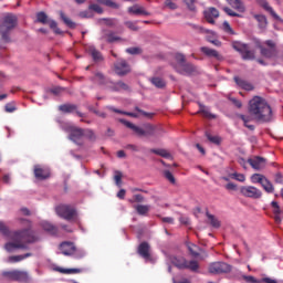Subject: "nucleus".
I'll list each match as a JSON object with an SVG mask.
<instances>
[{"mask_svg": "<svg viewBox=\"0 0 283 283\" xmlns=\"http://www.w3.org/2000/svg\"><path fill=\"white\" fill-rule=\"evenodd\" d=\"M137 253L144 260H151V245H149L147 241L142 242L138 245Z\"/></svg>", "mask_w": 283, "mask_h": 283, "instance_id": "dca6fc26", "label": "nucleus"}, {"mask_svg": "<svg viewBox=\"0 0 283 283\" xmlns=\"http://www.w3.org/2000/svg\"><path fill=\"white\" fill-rule=\"evenodd\" d=\"M266 177L264 176V175H262V174H253L252 176H251V182L253 184V185H262V182H264V179H265Z\"/></svg>", "mask_w": 283, "mask_h": 283, "instance_id": "ea45409f", "label": "nucleus"}, {"mask_svg": "<svg viewBox=\"0 0 283 283\" xmlns=\"http://www.w3.org/2000/svg\"><path fill=\"white\" fill-rule=\"evenodd\" d=\"M108 90L112 92H129V85L123 81L109 82Z\"/></svg>", "mask_w": 283, "mask_h": 283, "instance_id": "aec40b11", "label": "nucleus"}, {"mask_svg": "<svg viewBox=\"0 0 283 283\" xmlns=\"http://www.w3.org/2000/svg\"><path fill=\"white\" fill-rule=\"evenodd\" d=\"M125 25H126V28H128V30H132L133 32H138V25H136L135 22L126 21Z\"/></svg>", "mask_w": 283, "mask_h": 283, "instance_id": "052dcab7", "label": "nucleus"}, {"mask_svg": "<svg viewBox=\"0 0 283 283\" xmlns=\"http://www.w3.org/2000/svg\"><path fill=\"white\" fill-rule=\"evenodd\" d=\"M27 258H32V253L9 256V262L11 263L22 262V260H25Z\"/></svg>", "mask_w": 283, "mask_h": 283, "instance_id": "e433bc0d", "label": "nucleus"}, {"mask_svg": "<svg viewBox=\"0 0 283 283\" xmlns=\"http://www.w3.org/2000/svg\"><path fill=\"white\" fill-rule=\"evenodd\" d=\"M209 273L220 275L222 273H231V265L224 262H212L208 266Z\"/></svg>", "mask_w": 283, "mask_h": 283, "instance_id": "0eeeda50", "label": "nucleus"}, {"mask_svg": "<svg viewBox=\"0 0 283 283\" xmlns=\"http://www.w3.org/2000/svg\"><path fill=\"white\" fill-rule=\"evenodd\" d=\"M126 52H127V54L135 55V54H142L143 50L140 48L135 46V48L126 49Z\"/></svg>", "mask_w": 283, "mask_h": 283, "instance_id": "680f3d73", "label": "nucleus"}, {"mask_svg": "<svg viewBox=\"0 0 283 283\" xmlns=\"http://www.w3.org/2000/svg\"><path fill=\"white\" fill-rule=\"evenodd\" d=\"M55 211L60 218H63V220H67L69 222L75 220L77 216L76 208L70 205H60L55 208Z\"/></svg>", "mask_w": 283, "mask_h": 283, "instance_id": "423d86ee", "label": "nucleus"}, {"mask_svg": "<svg viewBox=\"0 0 283 283\" xmlns=\"http://www.w3.org/2000/svg\"><path fill=\"white\" fill-rule=\"evenodd\" d=\"M4 112H7L8 114H12L13 112H17V105L14 104V102L6 104Z\"/></svg>", "mask_w": 283, "mask_h": 283, "instance_id": "864d4df0", "label": "nucleus"}, {"mask_svg": "<svg viewBox=\"0 0 283 283\" xmlns=\"http://www.w3.org/2000/svg\"><path fill=\"white\" fill-rule=\"evenodd\" d=\"M88 10H93V12H96L97 14H103V8L96 3L90 4Z\"/></svg>", "mask_w": 283, "mask_h": 283, "instance_id": "13d9d810", "label": "nucleus"}, {"mask_svg": "<svg viewBox=\"0 0 283 283\" xmlns=\"http://www.w3.org/2000/svg\"><path fill=\"white\" fill-rule=\"evenodd\" d=\"M57 271L60 273H65L67 275L72 274V273H83L82 269H63V268H59Z\"/></svg>", "mask_w": 283, "mask_h": 283, "instance_id": "09e8293b", "label": "nucleus"}, {"mask_svg": "<svg viewBox=\"0 0 283 283\" xmlns=\"http://www.w3.org/2000/svg\"><path fill=\"white\" fill-rule=\"evenodd\" d=\"M229 178L232 180H237L238 182H244L247 180V177L244 174L233 172L229 175Z\"/></svg>", "mask_w": 283, "mask_h": 283, "instance_id": "49530a36", "label": "nucleus"}, {"mask_svg": "<svg viewBox=\"0 0 283 283\" xmlns=\"http://www.w3.org/2000/svg\"><path fill=\"white\" fill-rule=\"evenodd\" d=\"M256 3H258V6L263 8V10H265V12H269L271 14V17H273V19H275L276 21H280V15H277L275 10H273V7L269 6V1H266V0H256Z\"/></svg>", "mask_w": 283, "mask_h": 283, "instance_id": "4be33fe9", "label": "nucleus"}, {"mask_svg": "<svg viewBox=\"0 0 283 283\" xmlns=\"http://www.w3.org/2000/svg\"><path fill=\"white\" fill-rule=\"evenodd\" d=\"M34 176L38 180H48L50 178V169L36 165L34 166Z\"/></svg>", "mask_w": 283, "mask_h": 283, "instance_id": "412c9836", "label": "nucleus"}, {"mask_svg": "<svg viewBox=\"0 0 283 283\" xmlns=\"http://www.w3.org/2000/svg\"><path fill=\"white\" fill-rule=\"evenodd\" d=\"M242 277H243L244 282H247V283H262V281H259L254 276H251V275H243Z\"/></svg>", "mask_w": 283, "mask_h": 283, "instance_id": "69168bd1", "label": "nucleus"}, {"mask_svg": "<svg viewBox=\"0 0 283 283\" xmlns=\"http://www.w3.org/2000/svg\"><path fill=\"white\" fill-rule=\"evenodd\" d=\"M95 78H97L99 85H106V87H109V83H112V80L105 77L101 72L95 73Z\"/></svg>", "mask_w": 283, "mask_h": 283, "instance_id": "473e14b6", "label": "nucleus"}, {"mask_svg": "<svg viewBox=\"0 0 283 283\" xmlns=\"http://www.w3.org/2000/svg\"><path fill=\"white\" fill-rule=\"evenodd\" d=\"M49 27L51 28V30L54 31L55 34H63V31H61V29H59V24L56 23V21L54 20H48Z\"/></svg>", "mask_w": 283, "mask_h": 283, "instance_id": "de8ad7c7", "label": "nucleus"}, {"mask_svg": "<svg viewBox=\"0 0 283 283\" xmlns=\"http://www.w3.org/2000/svg\"><path fill=\"white\" fill-rule=\"evenodd\" d=\"M149 81L155 87H158V90H163V87L167 85V83H165V80H163L161 77H151Z\"/></svg>", "mask_w": 283, "mask_h": 283, "instance_id": "4c0bfd02", "label": "nucleus"}, {"mask_svg": "<svg viewBox=\"0 0 283 283\" xmlns=\"http://www.w3.org/2000/svg\"><path fill=\"white\" fill-rule=\"evenodd\" d=\"M151 154L161 156V158H171V154L167 149H150Z\"/></svg>", "mask_w": 283, "mask_h": 283, "instance_id": "37998d69", "label": "nucleus"}, {"mask_svg": "<svg viewBox=\"0 0 283 283\" xmlns=\"http://www.w3.org/2000/svg\"><path fill=\"white\" fill-rule=\"evenodd\" d=\"M62 255H74L76 253V245L73 242L64 241L60 244Z\"/></svg>", "mask_w": 283, "mask_h": 283, "instance_id": "a211bd4d", "label": "nucleus"}, {"mask_svg": "<svg viewBox=\"0 0 283 283\" xmlns=\"http://www.w3.org/2000/svg\"><path fill=\"white\" fill-rule=\"evenodd\" d=\"M48 14L43 11L36 13V21L38 23H42V25H48Z\"/></svg>", "mask_w": 283, "mask_h": 283, "instance_id": "a19ab883", "label": "nucleus"}, {"mask_svg": "<svg viewBox=\"0 0 283 283\" xmlns=\"http://www.w3.org/2000/svg\"><path fill=\"white\" fill-rule=\"evenodd\" d=\"M135 112H138L139 114H142V116H145V118H154V113L145 112L139 107H135Z\"/></svg>", "mask_w": 283, "mask_h": 283, "instance_id": "0e129e2a", "label": "nucleus"}, {"mask_svg": "<svg viewBox=\"0 0 283 283\" xmlns=\"http://www.w3.org/2000/svg\"><path fill=\"white\" fill-rule=\"evenodd\" d=\"M60 112H63V114H72L73 112H76L77 106L75 104H63L59 106Z\"/></svg>", "mask_w": 283, "mask_h": 283, "instance_id": "c756f323", "label": "nucleus"}, {"mask_svg": "<svg viewBox=\"0 0 283 283\" xmlns=\"http://www.w3.org/2000/svg\"><path fill=\"white\" fill-rule=\"evenodd\" d=\"M128 202L130 205H134V202H145V197L143 195H134L133 199H128Z\"/></svg>", "mask_w": 283, "mask_h": 283, "instance_id": "5fc2aeb1", "label": "nucleus"}, {"mask_svg": "<svg viewBox=\"0 0 283 283\" xmlns=\"http://www.w3.org/2000/svg\"><path fill=\"white\" fill-rule=\"evenodd\" d=\"M264 44L268 45V48L270 49H266L262 44H259L258 48L261 52V56H264V59H273V56L277 54V50L275 49V42H273L272 40H266Z\"/></svg>", "mask_w": 283, "mask_h": 283, "instance_id": "1a4fd4ad", "label": "nucleus"}, {"mask_svg": "<svg viewBox=\"0 0 283 283\" xmlns=\"http://www.w3.org/2000/svg\"><path fill=\"white\" fill-rule=\"evenodd\" d=\"M60 19L63 21V23H65V25H67V28H71V30H74V28H76V23H74L72 19L65 15L63 11H60Z\"/></svg>", "mask_w": 283, "mask_h": 283, "instance_id": "2f4dec72", "label": "nucleus"}, {"mask_svg": "<svg viewBox=\"0 0 283 283\" xmlns=\"http://www.w3.org/2000/svg\"><path fill=\"white\" fill-rule=\"evenodd\" d=\"M223 30L227 32V34H235V31H233L231 24H229L227 21L223 22Z\"/></svg>", "mask_w": 283, "mask_h": 283, "instance_id": "338daca9", "label": "nucleus"}, {"mask_svg": "<svg viewBox=\"0 0 283 283\" xmlns=\"http://www.w3.org/2000/svg\"><path fill=\"white\" fill-rule=\"evenodd\" d=\"M180 64H179V74H193L196 72V66L191 63H185V56L181 55L180 57Z\"/></svg>", "mask_w": 283, "mask_h": 283, "instance_id": "6ab92c4d", "label": "nucleus"}, {"mask_svg": "<svg viewBox=\"0 0 283 283\" xmlns=\"http://www.w3.org/2000/svg\"><path fill=\"white\" fill-rule=\"evenodd\" d=\"M203 14H205L206 21L211 25H214L216 24L214 19H218V17H220V11H218V9L213 7H210L203 12Z\"/></svg>", "mask_w": 283, "mask_h": 283, "instance_id": "f3484780", "label": "nucleus"}, {"mask_svg": "<svg viewBox=\"0 0 283 283\" xmlns=\"http://www.w3.org/2000/svg\"><path fill=\"white\" fill-rule=\"evenodd\" d=\"M3 276L14 282H29L30 280L28 272L19 270L3 272Z\"/></svg>", "mask_w": 283, "mask_h": 283, "instance_id": "9d476101", "label": "nucleus"}, {"mask_svg": "<svg viewBox=\"0 0 283 283\" xmlns=\"http://www.w3.org/2000/svg\"><path fill=\"white\" fill-rule=\"evenodd\" d=\"M88 53L91 54V56L95 63H99V61H103V54H101L99 51L96 50V48L90 46Z\"/></svg>", "mask_w": 283, "mask_h": 283, "instance_id": "cd10ccee", "label": "nucleus"}, {"mask_svg": "<svg viewBox=\"0 0 283 283\" xmlns=\"http://www.w3.org/2000/svg\"><path fill=\"white\" fill-rule=\"evenodd\" d=\"M42 229L51 235H56V233H59V228L48 221L42 222Z\"/></svg>", "mask_w": 283, "mask_h": 283, "instance_id": "bb28decb", "label": "nucleus"}, {"mask_svg": "<svg viewBox=\"0 0 283 283\" xmlns=\"http://www.w3.org/2000/svg\"><path fill=\"white\" fill-rule=\"evenodd\" d=\"M249 114L259 123H271L273 118L271 106L260 96H255L249 102Z\"/></svg>", "mask_w": 283, "mask_h": 283, "instance_id": "f03ea898", "label": "nucleus"}, {"mask_svg": "<svg viewBox=\"0 0 283 283\" xmlns=\"http://www.w3.org/2000/svg\"><path fill=\"white\" fill-rule=\"evenodd\" d=\"M106 41L107 43H116V41H123V39L118 35H116V33L114 31H108L105 34Z\"/></svg>", "mask_w": 283, "mask_h": 283, "instance_id": "f704fd0d", "label": "nucleus"}, {"mask_svg": "<svg viewBox=\"0 0 283 283\" xmlns=\"http://www.w3.org/2000/svg\"><path fill=\"white\" fill-rule=\"evenodd\" d=\"M70 140L75 143V145H78L80 147H83L85 145L84 142V129L78 127H72L69 135Z\"/></svg>", "mask_w": 283, "mask_h": 283, "instance_id": "9b49d317", "label": "nucleus"}, {"mask_svg": "<svg viewBox=\"0 0 283 283\" xmlns=\"http://www.w3.org/2000/svg\"><path fill=\"white\" fill-rule=\"evenodd\" d=\"M241 196H244L245 198H253L254 200H258V198H262V190L258 189L253 186H243L240 188Z\"/></svg>", "mask_w": 283, "mask_h": 283, "instance_id": "f8f14e48", "label": "nucleus"}, {"mask_svg": "<svg viewBox=\"0 0 283 283\" xmlns=\"http://www.w3.org/2000/svg\"><path fill=\"white\" fill-rule=\"evenodd\" d=\"M187 249L192 258H199V260H207L209 258L207 251L195 243H187Z\"/></svg>", "mask_w": 283, "mask_h": 283, "instance_id": "ddd939ff", "label": "nucleus"}, {"mask_svg": "<svg viewBox=\"0 0 283 283\" xmlns=\"http://www.w3.org/2000/svg\"><path fill=\"white\" fill-rule=\"evenodd\" d=\"M84 138H87L88 140L93 142L96 140V134L92 129H84Z\"/></svg>", "mask_w": 283, "mask_h": 283, "instance_id": "3c124183", "label": "nucleus"}, {"mask_svg": "<svg viewBox=\"0 0 283 283\" xmlns=\"http://www.w3.org/2000/svg\"><path fill=\"white\" fill-rule=\"evenodd\" d=\"M227 2L229 6H231V8L237 10V12H247V8L244 7V2H242V0H227Z\"/></svg>", "mask_w": 283, "mask_h": 283, "instance_id": "b1692460", "label": "nucleus"}, {"mask_svg": "<svg viewBox=\"0 0 283 283\" xmlns=\"http://www.w3.org/2000/svg\"><path fill=\"white\" fill-rule=\"evenodd\" d=\"M62 92H65V88L61 86L51 88V94H54V96H59Z\"/></svg>", "mask_w": 283, "mask_h": 283, "instance_id": "774afa93", "label": "nucleus"}, {"mask_svg": "<svg viewBox=\"0 0 283 283\" xmlns=\"http://www.w3.org/2000/svg\"><path fill=\"white\" fill-rule=\"evenodd\" d=\"M211 227H213L214 229H219L220 227V221L218 219H216V217L209 212L206 213Z\"/></svg>", "mask_w": 283, "mask_h": 283, "instance_id": "c03bdc74", "label": "nucleus"}, {"mask_svg": "<svg viewBox=\"0 0 283 283\" xmlns=\"http://www.w3.org/2000/svg\"><path fill=\"white\" fill-rule=\"evenodd\" d=\"M233 49L240 52L243 61H253L255 59V51L249 49V45L242 43L233 44Z\"/></svg>", "mask_w": 283, "mask_h": 283, "instance_id": "6e6552de", "label": "nucleus"}, {"mask_svg": "<svg viewBox=\"0 0 283 283\" xmlns=\"http://www.w3.org/2000/svg\"><path fill=\"white\" fill-rule=\"evenodd\" d=\"M97 3H101L102 6H106V8H113V10H118L120 6L112 0H96Z\"/></svg>", "mask_w": 283, "mask_h": 283, "instance_id": "58836bf2", "label": "nucleus"}, {"mask_svg": "<svg viewBox=\"0 0 283 283\" xmlns=\"http://www.w3.org/2000/svg\"><path fill=\"white\" fill-rule=\"evenodd\" d=\"M21 222H25L29 228L15 231L11 234V242L6 243L4 245L6 251L9 253L17 251V249L25 251L28 250V244H34V242H39L36 232L30 229V227H32L30 220L21 219Z\"/></svg>", "mask_w": 283, "mask_h": 283, "instance_id": "f257e3e1", "label": "nucleus"}, {"mask_svg": "<svg viewBox=\"0 0 283 283\" xmlns=\"http://www.w3.org/2000/svg\"><path fill=\"white\" fill-rule=\"evenodd\" d=\"M234 82L239 87L245 90L247 92H251V90H253V85L251 83L240 78L239 76H234Z\"/></svg>", "mask_w": 283, "mask_h": 283, "instance_id": "a878e982", "label": "nucleus"}, {"mask_svg": "<svg viewBox=\"0 0 283 283\" xmlns=\"http://www.w3.org/2000/svg\"><path fill=\"white\" fill-rule=\"evenodd\" d=\"M114 180L117 187H122L123 185V172L120 170H115Z\"/></svg>", "mask_w": 283, "mask_h": 283, "instance_id": "603ef678", "label": "nucleus"}, {"mask_svg": "<svg viewBox=\"0 0 283 283\" xmlns=\"http://www.w3.org/2000/svg\"><path fill=\"white\" fill-rule=\"evenodd\" d=\"M222 10L226 12V14H228V17H238L239 19H242V14L233 11V9L229 7H223Z\"/></svg>", "mask_w": 283, "mask_h": 283, "instance_id": "8fccbe9b", "label": "nucleus"}, {"mask_svg": "<svg viewBox=\"0 0 283 283\" xmlns=\"http://www.w3.org/2000/svg\"><path fill=\"white\" fill-rule=\"evenodd\" d=\"M119 123L125 125V127H128V129H133L137 136H158L159 134H163V127L153 124H144L142 128L132 124L130 122H127L126 119H119Z\"/></svg>", "mask_w": 283, "mask_h": 283, "instance_id": "20e7f679", "label": "nucleus"}, {"mask_svg": "<svg viewBox=\"0 0 283 283\" xmlns=\"http://www.w3.org/2000/svg\"><path fill=\"white\" fill-rule=\"evenodd\" d=\"M164 176L167 180L171 182V185H176V177H174V174H171V171L165 170Z\"/></svg>", "mask_w": 283, "mask_h": 283, "instance_id": "4d7b16f0", "label": "nucleus"}, {"mask_svg": "<svg viewBox=\"0 0 283 283\" xmlns=\"http://www.w3.org/2000/svg\"><path fill=\"white\" fill-rule=\"evenodd\" d=\"M271 207L273 209L272 211H273L274 216L282 213V210L280 209V203H277V201H272Z\"/></svg>", "mask_w": 283, "mask_h": 283, "instance_id": "bf43d9fd", "label": "nucleus"}, {"mask_svg": "<svg viewBox=\"0 0 283 283\" xmlns=\"http://www.w3.org/2000/svg\"><path fill=\"white\" fill-rule=\"evenodd\" d=\"M165 7L169 10H178V4H176V2H172V0H166Z\"/></svg>", "mask_w": 283, "mask_h": 283, "instance_id": "e2e57ef3", "label": "nucleus"}, {"mask_svg": "<svg viewBox=\"0 0 283 283\" xmlns=\"http://www.w3.org/2000/svg\"><path fill=\"white\" fill-rule=\"evenodd\" d=\"M254 19H256L260 30H266V25H269V20H266V15L254 14Z\"/></svg>", "mask_w": 283, "mask_h": 283, "instance_id": "c85d7f7f", "label": "nucleus"}, {"mask_svg": "<svg viewBox=\"0 0 283 283\" xmlns=\"http://www.w3.org/2000/svg\"><path fill=\"white\" fill-rule=\"evenodd\" d=\"M184 3H186L190 12H196V0H184Z\"/></svg>", "mask_w": 283, "mask_h": 283, "instance_id": "6e6d98bb", "label": "nucleus"}, {"mask_svg": "<svg viewBox=\"0 0 283 283\" xmlns=\"http://www.w3.org/2000/svg\"><path fill=\"white\" fill-rule=\"evenodd\" d=\"M206 137L213 145H220L222 143V138L220 136H213L210 133H206Z\"/></svg>", "mask_w": 283, "mask_h": 283, "instance_id": "a18cd8bd", "label": "nucleus"}, {"mask_svg": "<svg viewBox=\"0 0 283 283\" xmlns=\"http://www.w3.org/2000/svg\"><path fill=\"white\" fill-rule=\"evenodd\" d=\"M19 25V18L14 13H7L0 22V36L2 43H12V30Z\"/></svg>", "mask_w": 283, "mask_h": 283, "instance_id": "7ed1b4c3", "label": "nucleus"}, {"mask_svg": "<svg viewBox=\"0 0 283 283\" xmlns=\"http://www.w3.org/2000/svg\"><path fill=\"white\" fill-rule=\"evenodd\" d=\"M128 12L130 14H143L144 17H149V14H151L149 11L145 10V7H140L138 4L129 7Z\"/></svg>", "mask_w": 283, "mask_h": 283, "instance_id": "393cba45", "label": "nucleus"}, {"mask_svg": "<svg viewBox=\"0 0 283 283\" xmlns=\"http://www.w3.org/2000/svg\"><path fill=\"white\" fill-rule=\"evenodd\" d=\"M200 52H202V54H205L209 59H216L217 61H222L221 54L214 49H211L209 46H202L200 49Z\"/></svg>", "mask_w": 283, "mask_h": 283, "instance_id": "5701e85b", "label": "nucleus"}, {"mask_svg": "<svg viewBox=\"0 0 283 283\" xmlns=\"http://www.w3.org/2000/svg\"><path fill=\"white\" fill-rule=\"evenodd\" d=\"M106 109H109V112H114L115 114H123L124 116H130L132 118H138V114L120 111L118 108H115L114 106H106Z\"/></svg>", "mask_w": 283, "mask_h": 283, "instance_id": "7c9ffc66", "label": "nucleus"}, {"mask_svg": "<svg viewBox=\"0 0 283 283\" xmlns=\"http://www.w3.org/2000/svg\"><path fill=\"white\" fill-rule=\"evenodd\" d=\"M239 118H241V120H243L244 127H247L251 132H253V129H255V126L249 124V123H251V117L250 116L239 115Z\"/></svg>", "mask_w": 283, "mask_h": 283, "instance_id": "79ce46f5", "label": "nucleus"}, {"mask_svg": "<svg viewBox=\"0 0 283 283\" xmlns=\"http://www.w3.org/2000/svg\"><path fill=\"white\" fill-rule=\"evenodd\" d=\"M169 262L174 264L177 269H188L192 273H198L200 271V263L196 260L187 261L184 256L170 255L168 256Z\"/></svg>", "mask_w": 283, "mask_h": 283, "instance_id": "39448f33", "label": "nucleus"}, {"mask_svg": "<svg viewBox=\"0 0 283 283\" xmlns=\"http://www.w3.org/2000/svg\"><path fill=\"white\" fill-rule=\"evenodd\" d=\"M261 187L264 189V191H266V193H273V191H275L273 184L266 177L261 184Z\"/></svg>", "mask_w": 283, "mask_h": 283, "instance_id": "c9c22d12", "label": "nucleus"}, {"mask_svg": "<svg viewBox=\"0 0 283 283\" xmlns=\"http://www.w3.org/2000/svg\"><path fill=\"white\" fill-rule=\"evenodd\" d=\"M114 72L117 76H127L132 72V66L125 60H118L114 64Z\"/></svg>", "mask_w": 283, "mask_h": 283, "instance_id": "4468645a", "label": "nucleus"}, {"mask_svg": "<svg viewBox=\"0 0 283 283\" xmlns=\"http://www.w3.org/2000/svg\"><path fill=\"white\" fill-rule=\"evenodd\" d=\"M250 167L255 171H262V169L266 168V159L260 156H253L252 158L248 159Z\"/></svg>", "mask_w": 283, "mask_h": 283, "instance_id": "2eb2a0df", "label": "nucleus"}, {"mask_svg": "<svg viewBox=\"0 0 283 283\" xmlns=\"http://www.w3.org/2000/svg\"><path fill=\"white\" fill-rule=\"evenodd\" d=\"M150 209L151 207L147 205H137L135 207V211H137L138 216H147Z\"/></svg>", "mask_w": 283, "mask_h": 283, "instance_id": "72a5a7b5", "label": "nucleus"}]
</instances>
